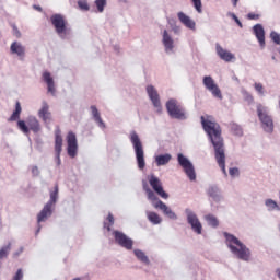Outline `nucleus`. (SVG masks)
I'll use <instances>...</instances> for the list:
<instances>
[{
    "instance_id": "nucleus-19",
    "label": "nucleus",
    "mask_w": 280,
    "mask_h": 280,
    "mask_svg": "<svg viewBox=\"0 0 280 280\" xmlns=\"http://www.w3.org/2000/svg\"><path fill=\"white\" fill-rule=\"evenodd\" d=\"M254 34L260 45V47H266V31L261 24H256L253 27Z\"/></svg>"
},
{
    "instance_id": "nucleus-43",
    "label": "nucleus",
    "mask_w": 280,
    "mask_h": 280,
    "mask_svg": "<svg viewBox=\"0 0 280 280\" xmlns=\"http://www.w3.org/2000/svg\"><path fill=\"white\" fill-rule=\"evenodd\" d=\"M32 174L33 176H38V174H40V172L38 171V166H33Z\"/></svg>"
},
{
    "instance_id": "nucleus-18",
    "label": "nucleus",
    "mask_w": 280,
    "mask_h": 280,
    "mask_svg": "<svg viewBox=\"0 0 280 280\" xmlns=\"http://www.w3.org/2000/svg\"><path fill=\"white\" fill-rule=\"evenodd\" d=\"M11 54L14 56L19 57L20 60L25 59V46L21 44L20 42H13L10 47Z\"/></svg>"
},
{
    "instance_id": "nucleus-41",
    "label": "nucleus",
    "mask_w": 280,
    "mask_h": 280,
    "mask_svg": "<svg viewBox=\"0 0 280 280\" xmlns=\"http://www.w3.org/2000/svg\"><path fill=\"white\" fill-rule=\"evenodd\" d=\"M247 19L249 21H259V14H257V13H248L247 14Z\"/></svg>"
},
{
    "instance_id": "nucleus-20",
    "label": "nucleus",
    "mask_w": 280,
    "mask_h": 280,
    "mask_svg": "<svg viewBox=\"0 0 280 280\" xmlns=\"http://www.w3.org/2000/svg\"><path fill=\"white\" fill-rule=\"evenodd\" d=\"M215 49L219 58H221V60H224V62H231V60H235V55L222 48L220 44L215 45Z\"/></svg>"
},
{
    "instance_id": "nucleus-31",
    "label": "nucleus",
    "mask_w": 280,
    "mask_h": 280,
    "mask_svg": "<svg viewBox=\"0 0 280 280\" xmlns=\"http://www.w3.org/2000/svg\"><path fill=\"white\" fill-rule=\"evenodd\" d=\"M107 221L109 222V224L108 223H104V228L107 229V231H110V228L113 226V224H115V217H113V214L109 213L107 215Z\"/></svg>"
},
{
    "instance_id": "nucleus-3",
    "label": "nucleus",
    "mask_w": 280,
    "mask_h": 280,
    "mask_svg": "<svg viewBox=\"0 0 280 280\" xmlns=\"http://www.w3.org/2000/svg\"><path fill=\"white\" fill-rule=\"evenodd\" d=\"M224 237L228 247L237 259H242L243 261H248V259H250V249L236 238L235 235L224 232Z\"/></svg>"
},
{
    "instance_id": "nucleus-7",
    "label": "nucleus",
    "mask_w": 280,
    "mask_h": 280,
    "mask_svg": "<svg viewBox=\"0 0 280 280\" xmlns=\"http://www.w3.org/2000/svg\"><path fill=\"white\" fill-rule=\"evenodd\" d=\"M166 110L172 119H187L185 108L175 98H170L166 102Z\"/></svg>"
},
{
    "instance_id": "nucleus-26",
    "label": "nucleus",
    "mask_w": 280,
    "mask_h": 280,
    "mask_svg": "<svg viewBox=\"0 0 280 280\" xmlns=\"http://www.w3.org/2000/svg\"><path fill=\"white\" fill-rule=\"evenodd\" d=\"M170 161H172V154H162V155H158L155 158V163L158 165V167H161L162 165H167V163H170Z\"/></svg>"
},
{
    "instance_id": "nucleus-47",
    "label": "nucleus",
    "mask_w": 280,
    "mask_h": 280,
    "mask_svg": "<svg viewBox=\"0 0 280 280\" xmlns=\"http://www.w3.org/2000/svg\"><path fill=\"white\" fill-rule=\"evenodd\" d=\"M234 21L237 23V25H240V27H242V22L240 21V19H237V16L234 15Z\"/></svg>"
},
{
    "instance_id": "nucleus-46",
    "label": "nucleus",
    "mask_w": 280,
    "mask_h": 280,
    "mask_svg": "<svg viewBox=\"0 0 280 280\" xmlns=\"http://www.w3.org/2000/svg\"><path fill=\"white\" fill-rule=\"evenodd\" d=\"M34 10H37V12H43V8L40 5H34Z\"/></svg>"
},
{
    "instance_id": "nucleus-37",
    "label": "nucleus",
    "mask_w": 280,
    "mask_h": 280,
    "mask_svg": "<svg viewBox=\"0 0 280 280\" xmlns=\"http://www.w3.org/2000/svg\"><path fill=\"white\" fill-rule=\"evenodd\" d=\"M11 244L9 243L7 246L2 247L1 249V257H8V254L10 253Z\"/></svg>"
},
{
    "instance_id": "nucleus-10",
    "label": "nucleus",
    "mask_w": 280,
    "mask_h": 280,
    "mask_svg": "<svg viewBox=\"0 0 280 280\" xmlns=\"http://www.w3.org/2000/svg\"><path fill=\"white\" fill-rule=\"evenodd\" d=\"M177 161L180 167H183L185 174L188 176L189 180H196V170L194 164L185 156L183 153L177 155Z\"/></svg>"
},
{
    "instance_id": "nucleus-35",
    "label": "nucleus",
    "mask_w": 280,
    "mask_h": 280,
    "mask_svg": "<svg viewBox=\"0 0 280 280\" xmlns=\"http://www.w3.org/2000/svg\"><path fill=\"white\" fill-rule=\"evenodd\" d=\"M197 12H202V1L201 0H191Z\"/></svg>"
},
{
    "instance_id": "nucleus-8",
    "label": "nucleus",
    "mask_w": 280,
    "mask_h": 280,
    "mask_svg": "<svg viewBox=\"0 0 280 280\" xmlns=\"http://www.w3.org/2000/svg\"><path fill=\"white\" fill-rule=\"evenodd\" d=\"M50 22L55 27L56 33L60 38H67V34H69V27L65 15L62 14H54L50 16Z\"/></svg>"
},
{
    "instance_id": "nucleus-36",
    "label": "nucleus",
    "mask_w": 280,
    "mask_h": 280,
    "mask_svg": "<svg viewBox=\"0 0 280 280\" xmlns=\"http://www.w3.org/2000/svg\"><path fill=\"white\" fill-rule=\"evenodd\" d=\"M270 36H271V40H273V43H276V45H280V35H279V33L271 32Z\"/></svg>"
},
{
    "instance_id": "nucleus-11",
    "label": "nucleus",
    "mask_w": 280,
    "mask_h": 280,
    "mask_svg": "<svg viewBox=\"0 0 280 280\" xmlns=\"http://www.w3.org/2000/svg\"><path fill=\"white\" fill-rule=\"evenodd\" d=\"M203 86H206L207 91H209L213 97L222 100V90H220V86H218L211 75L203 77Z\"/></svg>"
},
{
    "instance_id": "nucleus-16",
    "label": "nucleus",
    "mask_w": 280,
    "mask_h": 280,
    "mask_svg": "<svg viewBox=\"0 0 280 280\" xmlns=\"http://www.w3.org/2000/svg\"><path fill=\"white\" fill-rule=\"evenodd\" d=\"M147 93H148L154 108H156V113H162L163 107L161 105V98L159 97V92L156 91L154 85H148Z\"/></svg>"
},
{
    "instance_id": "nucleus-2",
    "label": "nucleus",
    "mask_w": 280,
    "mask_h": 280,
    "mask_svg": "<svg viewBox=\"0 0 280 280\" xmlns=\"http://www.w3.org/2000/svg\"><path fill=\"white\" fill-rule=\"evenodd\" d=\"M22 110L21 103L16 102L15 110L11 115L10 121H18V128L24 135H30V130H32V132H40V122L36 117H28L26 122L25 120H19L21 119Z\"/></svg>"
},
{
    "instance_id": "nucleus-38",
    "label": "nucleus",
    "mask_w": 280,
    "mask_h": 280,
    "mask_svg": "<svg viewBox=\"0 0 280 280\" xmlns=\"http://www.w3.org/2000/svg\"><path fill=\"white\" fill-rule=\"evenodd\" d=\"M254 88H255V91H257V93H259V95H264V84L255 83Z\"/></svg>"
},
{
    "instance_id": "nucleus-23",
    "label": "nucleus",
    "mask_w": 280,
    "mask_h": 280,
    "mask_svg": "<svg viewBox=\"0 0 280 280\" xmlns=\"http://www.w3.org/2000/svg\"><path fill=\"white\" fill-rule=\"evenodd\" d=\"M177 18L185 25V27H188V30H196V22L191 20L187 14L184 12H178Z\"/></svg>"
},
{
    "instance_id": "nucleus-34",
    "label": "nucleus",
    "mask_w": 280,
    "mask_h": 280,
    "mask_svg": "<svg viewBox=\"0 0 280 280\" xmlns=\"http://www.w3.org/2000/svg\"><path fill=\"white\" fill-rule=\"evenodd\" d=\"M232 132L234 135H236L237 137H242V135H243L242 127H240L237 125H233L232 126Z\"/></svg>"
},
{
    "instance_id": "nucleus-1",
    "label": "nucleus",
    "mask_w": 280,
    "mask_h": 280,
    "mask_svg": "<svg viewBox=\"0 0 280 280\" xmlns=\"http://www.w3.org/2000/svg\"><path fill=\"white\" fill-rule=\"evenodd\" d=\"M200 119L201 126L214 148L215 161L219 167L222 170L224 176H226V155L224 153V138H222V128L211 115L201 116Z\"/></svg>"
},
{
    "instance_id": "nucleus-4",
    "label": "nucleus",
    "mask_w": 280,
    "mask_h": 280,
    "mask_svg": "<svg viewBox=\"0 0 280 280\" xmlns=\"http://www.w3.org/2000/svg\"><path fill=\"white\" fill-rule=\"evenodd\" d=\"M58 200V184L55 185V190L50 192V199L49 201L44 206L42 211L37 214V231L35 232V235H38L40 233V222H47L48 218H51V213H54V206L56 205Z\"/></svg>"
},
{
    "instance_id": "nucleus-24",
    "label": "nucleus",
    "mask_w": 280,
    "mask_h": 280,
    "mask_svg": "<svg viewBox=\"0 0 280 280\" xmlns=\"http://www.w3.org/2000/svg\"><path fill=\"white\" fill-rule=\"evenodd\" d=\"M162 43L165 47V51H172L174 49V39L167 33V30H164L163 32Z\"/></svg>"
},
{
    "instance_id": "nucleus-5",
    "label": "nucleus",
    "mask_w": 280,
    "mask_h": 280,
    "mask_svg": "<svg viewBox=\"0 0 280 280\" xmlns=\"http://www.w3.org/2000/svg\"><path fill=\"white\" fill-rule=\"evenodd\" d=\"M130 141L133 145L139 170H145V151H143V142H141V138H139L137 131L130 133Z\"/></svg>"
},
{
    "instance_id": "nucleus-30",
    "label": "nucleus",
    "mask_w": 280,
    "mask_h": 280,
    "mask_svg": "<svg viewBox=\"0 0 280 280\" xmlns=\"http://www.w3.org/2000/svg\"><path fill=\"white\" fill-rule=\"evenodd\" d=\"M78 7L83 12H89V10H91V7L89 5V2L86 0H79L78 1Z\"/></svg>"
},
{
    "instance_id": "nucleus-40",
    "label": "nucleus",
    "mask_w": 280,
    "mask_h": 280,
    "mask_svg": "<svg viewBox=\"0 0 280 280\" xmlns=\"http://www.w3.org/2000/svg\"><path fill=\"white\" fill-rule=\"evenodd\" d=\"M12 280H23V269H19Z\"/></svg>"
},
{
    "instance_id": "nucleus-44",
    "label": "nucleus",
    "mask_w": 280,
    "mask_h": 280,
    "mask_svg": "<svg viewBox=\"0 0 280 280\" xmlns=\"http://www.w3.org/2000/svg\"><path fill=\"white\" fill-rule=\"evenodd\" d=\"M15 36L16 38H21V32H19V28L14 27Z\"/></svg>"
},
{
    "instance_id": "nucleus-27",
    "label": "nucleus",
    "mask_w": 280,
    "mask_h": 280,
    "mask_svg": "<svg viewBox=\"0 0 280 280\" xmlns=\"http://www.w3.org/2000/svg\"><path fill=\"white\" fill-rule=\"evenodd\" d=\"M147 218L152 224H161L162 219L156 212L147 211Z\"/></svg>"
},
{
    "instance_id": "nucleus-39",
    "label": "nucleus",
    "mask_w": 280,
    "mask_h": 280,
    "mask_svg": "<svg viewBox=\"0 0 280 280\" xmlns=\"http://www.w3.org/2000/svg\"><path fill=\"white\" fill-rule=\"evenodd\" d=\"M266 206L271 207L272 209H279V205H277L276 201L272 200V199H267L266 200Z\"/></svg>"
},
{
    "instance_id": "nucleus-25",
    "label": "nucleus",
    "mask_w": 280,
    "mask_h": 280,
    "mask_svg": "<svg viewBox=\"0 0 280 280\" xmlns=\"http://www.w3.org/2000/svg\"><path fill=\"white\" fill-rule=\"evenodd\" d=\"M91 110L94 121L98 124L100 128H106V125L104 124V120H102V116L100 115V110H97V107L95 105H92Z\"/></svg>"
},
{
    "instance_id": "nucleus-14",
    "label": "nucleus",
    "mask_w": 280,
    "mask_h": 280,
    "mask_svg": "<svg viewBox=\"0 0 280 280\" xmlns=\"http://www.w3.org/2000/svg\"><path fill=\"white\" fill-rule=\"evenodd\" d=\"M187 213V222L190 224L194 233H197V235H202V223H200V219H198V215L196 213L191 212V210H186Z\"/></svg>"
},
{
    "instance_id": "nucleus-21",
    "label": "nucleus",
    "mask_w": 280,
    "mask_h": 280,
    "mask_svg": "<svg viewBox=\"0 0 280 280\" xmlns=\"http://www.w3.org/2000/svg\"><path fill=\"white\" fill-rule=\"evenodd\" d=\"M42 78L44 82L47 84L48 93H51V95H56V83L54 82V77H51V73L45 71L43 72Z\"/></svg>"
},
{
    "instance_id": "nucleus-29",
    "label": "nucleus",
    "mask_w": 280,
    "mask_h": 280,
    "mask_svg": "<svg viewBox=\"0 0 280 280\" xmlns=\"http://www.w3.org/2000/svg\"><path fill=\"white\" fill-rule=\"evenodd\" d=\"M135 255L143 264H150V259H148V256H145V253L141 252V249H136Z\"/></svg>"
},
{
    "instance_id": "nucleus-28",
    "label": "nucleus",
    "mask_w": 280,
    "mask_h": 280,
    "mask_svg": "<svg viewBox=\"0 0 280 280\" xmlns=\"http://www.w3.org/2000/svg\"><path fill=\"white\" fill-rule=\"evenodd\" d=\"M205 220L208 222L209 226H212L213 229H218V226H220V221H218V218L213 214L206 215Z\"/></svg>"
},
{
    "instance_id": "nucleus-17",
    "label": "nucleus",
    "mask_w": 280,
    "mask_h": 280,
    "mask_svg": "<svg viewBox=\"0 0 280 280\" xmlns=\"http://www.w3.org/2000/svg\"><path fill=\"white\" fill-rule=\"evenodd\" d=\"M60 154H62V131L60 128H57L55 130V159L57 162V165H60Z\"/></svg>"
},
{
    "instance_id": "nucleus-22",
    "label": "nucleus",
    "mask_w": 280,
    "mask_h": 280,
    "mask_svg": "<svg viewBox=\"0 0 280 280\" xmlns=\"http://www.w3.org/2000/svg\"><path fill=\"white\" fill-rule=\"evenodd\" d=\"M38 117L39 119H43V121H51V112H49V104L47 102H43L42 108L38 110Z\"/></svg>"
},
{
    "instance_id": "nucleus-15",
    "label": "nucleus",
    "mask_w": 280,
    "mask_h": 280,
    "mask_svg": "<svg viewBox=\"0 0 280 280\" xmlns=\"http://www.w3.org/2000/svg\"><path fill=\"white\" fill-rule=\"evenodd\" d=\"M114 237L117 244L127 250H132L133 242L124 232L114 231Z\"/></svg>"
},
{
    "instance_id": "nucleus-9",
    "label": "nucleus",
    "mask_w": 280,
    "mask_h": 280,
    "mask_svg": "<svg viewBox=\"0 0 280 280\" xmlns=\"http://www.w3.org/2000/svg\"><path fill=\"white\" fill-rule=\"evenodd\" d=\"M257 115H258V118L260 119V122L262 124V128L265 132H273L275 122L272 120V117L268 115L266 107L261 106V104L257 105Z\"/></svg>"
},
{
    "instance_id": "nucleus-33",
    "label": "nucleus",
    "mask_w": 280,
    "mask_h": 280,
    "mask_svg": "<svg viewBox=\"0 0 280 280\" xmlns=\"http://www.w3.org/2000/svg\"><path fill=\"white\" fill-rule=\"evenodd\" d=\"M220 192V190L218 189V187L215 186H211L209 189H208V195L211 197V198H218V194Z\"/></svg>"
},
{
    "instance_id": "nucleus-48",
    "label": "nucleus",
    "mask_w": 280,
    "mask_h": 280,
    "mask_svg": "<svg viewBox=\"0 0 280 280\" xmlns=\"http://www.w3.org/2000/svg\"><path fill=\"white\" fill-rule=\"evenodd\" d=\"M240 0H232V3H233V7L234 8H237V2H238Z\"/></svg>"
},
{
    "instance_id": "nucleus-45",
    "label": "nucleus",
    "mask_w": 280,
    "mask_h": 280,
    "mask_svg": "<svg viewBox=\"0 0 280 280\" xmlns=\"http://www.w3.org/2000/svg\"><path fill=\"white\" fill-rule=\"evenodd\" d=\"M21 253H23V247H21V248L19 249V252H15V253L13 254V257H18Z\"/></svg>"
},
{
    "instance_id": "nucleus-6",
    "label": "nucleus",
    "mask_w": 280,
    "mask_h": 280,
    "mask_svg": "<svg viewBox=\"0 0 280 280\" xmlns=\"http://www.w3.org/2000/svg\"><path fill=\"white\" fill-rule=\"evenodd\" d=\"M145 192H147L148 199L151 200L154 209H160L161 211H163L164 215H167V218H170L171 220H176V213H174V211H172V209H170V207H167L165 202L160 200V198L156 197V195L154 194V191H152V189L147 188Z\"/></svg>"
},
{
    "instance_id": "nucleus-13",
    "label": "nucleus",
    "mask_w": 280,
    "mask_h": 280,
    "mask_svg": "<svg viewBox=\"0 0 280 280\" xmlns=\"http://www.w3.org/2000/svg\"><path fill=\"white\" fill-rule=\"evenodd\" d=\"M149 185L152 187L155 194L160 196V198H163L164 200H167V198H170V195L163 189V183H161V179H159V177L151 175L149 177Z\"/></svg>"
},
{
    "instance_id": "nucleus-32",
    "label": "nucleus",
    "mask_w": 280,
    "mask_h": 280,
    "mask_svg": "<svg viewBox=\"0 0 280 280\" xmlns=\"http://www.w3.org/2000/svg\"><path fill=\"white\" fill-rule=\"evenodd\" d=\"M95 5L98 12H104V8H106V0H95Z\"/></svg>"
},
{
    "instance_id": "nucleus-42",
    "label": "nucleus",
    "mask_w": 280,
    "mask_h": 280,
    "mask_svg": "<svg viewBox=\"0 0 280 280\" xmlns=\"http://www.w3.org/2000/svg\"><path fill=\"white\" fill-rule=\"evenodd\" d=\"M229 172H230V176L232 177L240 176V168L237 167L230 168Z\"/></svg>"
},
{
    "instance_id": "nucleus-12",
    "label": "nucleus",
    "mask_w": 280,
    "mask_h": 280,
    "mask_svg": "<svg viewBox=\"0 0 280 280\" xmlns=\"http://www.w3.org/2000/svg\"><path fill=\"white\" fill-rule=\"evenodd\" d=\"M67 143L68 156H70V159H75V156H78V137L73 131L68 132Z\"/></svg>"
}]
</instances>
